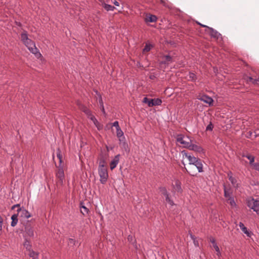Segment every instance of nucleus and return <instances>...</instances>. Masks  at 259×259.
<instances>
[{
	"label": "nucleus",
	"mask_w": 259,
	"mask_h": 259,
	"mask_svg": "<svg viewBox=\"0 0 259 259\" xmlns=\"http://www.w3.org/2000/svg\"><path fill=\"white\" fill-rule=\"evenodd\" d=\"M21 40L29 51L35 55L36 57L39 58L41 56V54L38 52L35 43L28 38L26 31L24 30L21 34Z\"/></svg>",
	"instance_id": "nucleus-1"
},
{
	"label": "nucleus",
	"mask_w": 259,
	"mask_h": 259,
	"mask_svg": "<svg viewBox=\"0 0 259 259\" xmlns=\"http://www.w3.org/2000/svg\"><path fill=\"white\" fill-rule=\"evenodd\" d=\"M177 142L180 143L183 147L188 148L192 143V140L188 136L183 134L178 135L176 138Z\"/></svg>",
	"instance_id": "nucleus-2"
},
{
	"label": "nucleus",
	"mask_w": 259,
	"mask_h": 259,
	"mask_svg": "<svg viewBox=\"0 0 259 259\" xmlns=\"http://www.w3.org/2000/svg\"><path fill=\"white\" fill-rule=\"evenodd\" d=\"M17 208V212L18 214V217L23 219H28L31 217V214L24 207H21L20 204H15L12 207V209H14L15 208Z\"/></svg>",
	"instance_id": "nucleus-3"
},
{
	"label": "nucleus",
	"mask_w": 259,
	"mask_h": 259,
	"mask_svg": "<svg viewBox=\"0 0 259 259\" xmlns=\"http://www.w3.org/2000/svg\"><path fill=\"white\" fill-rule=\"evenodd\" d=\"M246 204L248 207L252 209L259 215V199L249 198L246 199Z\"/></svg>",
	"instance_id": "nucleus-4"
},
{
	"label": "nucleus",
	"mask_w": 259,
	"mask_h": 259,
	"mask_svg": "<svg viewBox=\"0 0 259 259\" xmlns=\"http://www.w3.org/2000/svg\"><path fill=\"white\" fill-rule=\"evenodd\" d=\"M98 173L100 178L101 183L104 184L107 181L108 174L106 167H99Z\"/></svg>",
	"instance_id": "nucleus-5"
},
{
	"label": "nucleus",
	"mask_w": 259,
	"mask_h": 259,
	"mask_svg": "<svg viewBox=\"0 0 259 259\" xmlns=\"http://www.w3.org/2000/svg\"><path fill=\"white\" fill-rule=\"evenodd\" d=\"M24 246L26 248V250L28 251V254L32 259H38V253L31 250V245L30 242L27 240H26L24 243Z\"/></svg>",
	"instance_id": "nucleus-6"
},
{
	"label": "nucleus",
	"mask_w": 259,
	"mask_h": 259,
	"mask_svg": "<svg viewBox=\"0 0 259 259\" xmlns=\"http://www.w3.org/2000/svg\"><path fill=\"white\" fill-rule=\"evenodd\" d=\"M56 177L59 179V182L62 185L64 182L65 175L63 167L61 164H59V165L57 166V170L56 172Z\"/></svg>",
	"instance_id": "nucleus-7"
},
{
	"label": "nucleus",
	"mask_w": 259,
	"mask_h": 259,
	"mask_svg": "<svg viewBox=\"0 0 259 259\" xmlns=\"http://www.w3.org/2000/svg\"><path fill=\"white\" fill-rule=\"evenodd\" d=\"M198 24L203 27L207 28L209 30L210 35H211V37H214L217 39H219L220 37H221V34L219 32H218L217 30L213 29L212 28L209 27L205 25L201 24L200 23H198Z\"/></svg>",
	"instance_id": "nucleus-8"
},
{
	"label": "nucleus",
	"mask_w": 259,
	"mask_h": 259,
	"mask_svg": "<svg viewBox=\"0 0 259 259\" xmlns=\"http://www.w3.org/2000/svg\"><path fill=\"white\" fill-rule=\"evenodd\" d=\"M182 154L183 157L185 156L188 159L189 164L190 166L192 165L193 163H194L196 161V160H197L199 159L197 157L188 154L185 150L182 151Z\"/></svg>",
	"instance_id": "nucleus-9"
},
{
	"label": "nucleus",
	"mask_w": 259,
	"mask_h": 259,
	"mask_svg": "<svg viewBox=\"0 0 259 259\" xmlns=\"http://www.w3.org/2000/svg\"><path fill=\"white\" fill-rule=\"evenodd\" d=\"M197 98L199 100L208 104L209 105H211L213 102V99L211 97L206 95H199L197 96Z\"/></svg>",
	"instance_id": "nucleus-10"
},
{
	"label": "nucleus",
	"mask_w": 259,
	"mask_h": 259,
	"mask_svg": "<svg viewBox=\"0 0 259 259\" xmlns=\"http://www.w3.org/2000/svg\"><path fill=\"white\" fill-rule=\"evenodd\" d=\"M120 155L118 154L114 157L113 159L111 161L110 163V168L111 170L114 169L119 161Z\"/></svg>",
	"instance_id": "nucleus-11"
},
{
	"label": "nucleus",
	"mask_w": 259,
	"mask_h": 259,
	"mask_svg": "<svg viewBox=\"0 0 259 259\" xmlns=\"http://www.w3.org/2000/svg\"><path fill=\"white\" fill-rule=\"evenodd\" d=\"M209 241L212 244V246L217 252V255L220 256L221 255V253L220 250V248L216 243L215 238L211 237L209 238Z\"/></svg>",
	"instance_id": "nucleus-12"
},
{
	"label": "nucleus",
	"mask_w": 259,
	"mask_h": 259,
	"mask_svg": "<svg viewBox=\"0 0 259 259\" xmlns=\"http://www.w3.org/2000/svg\"><path fill=\"white\" fill-rule=\"evenodd\" d=\"M76 104L78 106L79 108L80 109V110L83 112L87 116L91 115V113L92 112L86 106L81 104L79 101H77Z\"/></svg>",
	"instance_id": "nucleus-13"
},
{
	"label": "nucleus",
	"mask_w": 259,
	"mask_h": 259,
	"mask_svg": "<svg viewBox=\"0 0 259 259\" xmlns=\"http://www.w3.org/2000/svg\"><path fill=\"white\" fill-rule=\"evenodd\" d=\"M188 149L198 153L203 152V148L201 146L193 144L192 143Z\"/></svg>",
	"instance_id": "nucleus-14"
},
{
	"label": "nucleus",
	"mask_w": 259,
	"mask_h": 259,
	"mask_svg": "<svg viewBox=\"0 0 259 259\" xmlns=\"http://www.w3.org/2000/svg\"><path fill=\"white\" fill-rule=\"evenodd\" d=\"M196 167L199 172H202L203 171V166L202 162V160L200 159H198L196 161L192 164Z\"/></svg>",
	"instance_id": "nucleus-15"
},
{
	"label": "nucleus",
	"mask_w": 259,
	"mask_h": 259,
	"mask_svg": "<svg viewBox=\"0 0 259 259\" xmlns=\"http://www.w3.org/2000/svg\"><path fill=\"white\" fill-rule=\"evenodd\" d=\"M157 17L155 15L151 14H147L145 18L146 22H155L157 21Z\"/></svg>",
	"instance_id": "nucleus-16"
},
{
	"label": "nucleus",
	"mask_w": 259,
	"mask_h": 259,
	"mask_svg": "<svg viewBox=\"0 0 259 259\" xmlns=\"http://www.w3.org/2000/svg\"><path fill=\"white\" fill-rule=\"evenodd\" d=\"M101 6L107 11H113L115 9V8L114 6H112L110 5L107 4L104 1L102 2Z\"/></svg>",
	"instance_id": "nucleus-17"
},
{
	"label": "nucleus",
	"mask_w": 259,
	"mask_h": 259,
	"mask_svg": "<svg viewBox=\"0 0 259 259\" xmlns=\"http://www.w3.org/2000/svg\"><path fill=\"white\" fill-rule=\"evenodd\" d=\"M164 60L161 62V64H168L169 62H172V58L169 55H165L162 57Z\"/></svg>",
	"instance_id": "nucleus-18"
},
{
	"label": "nucleus",
	"mask_w": 259,
	"mask_h": 259,
	"mask_svg": "<svg viewBox=\"0 0 259 259\" xmlns=\"http://www.w3.org/2000/svg\"><path fill=\"white\" fill-rule=\"evenodd\" d=\"M18 214H14L11 217V225L12 227H15L17 223H18Z\"/></svg>",
	"instance_id": "nucleus-19"
},
{
	"label": "nucleus",
	"mask_w": 259,
	"mask_h": 259,
	"mask_svg": "<svg viewBox=\"0 0 259 259\" xmlns=\"http://www.w3.org/2000/svg\"><path fill=\"white\" fill-rule=\"evenodd\" d=\"M25 231L28 236L33 237L34 236V231L31 227H26L25 228Z\"/></svg>",
	"instance_id": "nucleus-20"
},
{
	"label": "nucleus",
	"mask_w": 259,
	"mask_h": 259,
	"mask_svg": "<svg viewBox=\"0 0 259 259\" xmlns=\"http://www.w3.org/2000/svg\"><path fill=\"white\" fill-rule=\"evenodd\" d=\"M242 156L246 157L249 160V164L250 165L253 164L254 161V157L253 156L250 154L245 155V154H243Z\"/></svg>",
	"instance_id": "nucleus-21"
},
{
	"label": "nucleus",
	"mask_w": 259,
	"mask_h": 259,
	"mask_svg": "<svg viewBox=\"0 0 259 259\" xmlns=\"http://www.w3.org/2000/svg\"><path fill=\"white\" fill-rule=\"evenodd\" d=\"M174 189L178 192H181L182 191L181 184L179 181L177 180L175 182Z\"/></svg>",
	"instance_id": "nucleus-22"
},
{
	"label": "nucleus",
	"mask_w": 259,
	"mask_h": 259,
	"mask_svg": "<svg viewBox=\"0 0 259 259\" xmlns=\"http://www.w3.org/2000/svg\"><path fill=\"white\" fill-rule=\"evenodd\" d=\"M152 101H153L152 99H149L147 97H145L143 99V102L144 103L147 104L149 107H153V104H152Z\"/></svg>",
	"instance_id": "nucleus-23"
},
{
	"label": "nucleus",
	"mask_w": 259,
	"mask_h": 259,
	"mask_svg": "<svg viewBox=\"0 0 259 259\" xmlns=\"http://www.w3.org/2000/svg\"><path fill=\"white\" fill-rule=\"evenodd\" d=\"M106 162L105 158L102 155H100L99 165V167H105V163Z\"/></svg>",
	"instance_id": "nucleus-24"
},
{
	"label": "nucleus",
	"mask_w": 259,
	"mask_h": 259,
	"mask_svg": "<svg viewBox=\"0 0 259 259\" xmlns=\"http://www.w3.org/2000/svg\"><path fill=\"white\" fill-rule=\"evenodd\" d=\"M229 181L231 182L234 187L236 188L238 187L237 180L235 178L233 177H230L229 178Z\"/></svg>",
	"instance_id": "nucleus-25"
},
{
	"label": "nucleus",
	"mask_w": 259,
	"mask_h": 259,
	"mask_svg": "<svg viewBox=\"0 0 259 259\" xmlns=\"http://www.w3.org/2000/svg\"><path fill=\"white\" fill-rule=\"evenodd\" d=\"M224 196L227 198L232 197L230 190L227 189L225 186H224Z\"/></svg>",
	"instance_id": "nucleus-26"
},
{
	"label": "nucleus",
	"mask_w": 259,
	"mask_h": 259,
	"mask_svg": "<svg viewBox=\"0 0 259 259\" xmlns=\"http://www.w3.org/2000/svg\"><path fill=\"white\" fill-rule=\"evenodd\" d=\"M227 202L230 204L232 207H234L236 206V202H235L233 197H231L227 199Z\"/></svg>",
	"instance_id": "nucleus-27"
},
{
	"label": "nucleus",
	"mask_w": 259,
	"mask_h": 259,
	"mask_svg": "<svg viewBox=\"0 0 259 259\" xmlns=\"http://www.w3.org/2000/svg\"><path fill=\"white\" fill-rule=\"evenodd\" d=\"M189 80L192 81H195L197 79V76L194 73L189 72L188 75Z\"/></svg>",
	"instance_id": "nucleus-28"
},
{
	"label": "nucleus",
	"mask_w": 259,
	"mask_h": 259,
	"mask_svg": "<svg viewBox=\"0 0 259 259\" xmlns=\"http://www.w3.org/2000/svg\"><path fill=\"white\" fill-rule=\"evenodd\" d=\"M186 171L190 174L191 176H196V173L195 172L194 169L193 167L190 166L189 168V170H188L186 168H185Z\"/></svg>",
	"instance_id": "nucleus-29"
},
{
	"label": "nucleus",
	"mask_w": 259,
	"mask_h": 259,
	"mask_svg": "<svg viewBox=\"0 0 259 259\" xmlns=\"http://www.w3.org/2000/svg\"><path fill=\"white\" fill-rule=\"evenodd\" d=\"M159 190L161 193L165 197L169 195V194L165 187H160Z\"/></svg>",
	"instance_id": "nucleus-30"
},
{
	"label": "nucleus",
	"mask_w": 259,
	"mask_h": 259,
	"mask_svg": "<svg viewBox=\"0 0 259 259\" xmlns=\"http://www.w3.org/2000/svg\"><path fill=\"white\" fill-rule=\"evenodd\" d=\"M57 157L59 159V164H62V156L61 154V150L59 148L57 150Z\"/></svg>",
	"instance_id": "nucleus-31"
},
{
	"label": "nucleus",
	"mask_w": 259,
	"mask_h": 259,
	"mask_svg": "<svg viewBox=\"0 0 259 259\" xmlns=\"http://www.w3.org/2000/svg\"><path fill=\"white\" fill-rule=\"evenodd\" d=\"M152 47H153L152 45H151V44L146 43L144 48L143 50V52H147L150 51V50L151 49V48H152Z\"/></svg>",
	"instance_id": "nucleus-32"
},
{
	"label": "nucleus",
	"mask_w": 259,
	"mask_h": 259,
	"mask_svg": "<svg viewBox=\"0 0 259 259\" xmlns=\"http://www.w3.org/2000/svg\"><path fill=\"white\" fill-rule=\"evenodd\" d=\"M162 101L158 98L153 99L152 104H153V106L156 105H160Z\"/></svg>",
	"instance_id": "nucleus-33"
},
{
	"label": "nucleus",
	"mask_w": 259,
	"mask_h": 259,
	"mask_svg": "<svg viewBox=\"0 0 259 259\" xmlns=\"http://www.w3.org/2000/svg\"><path fill=\"white\" fill-rule=\"evenodd\" d=\"M241 230L248 237H251L252 233L250 231H248L246 227H244L242 229H241Z\"/></svg>",
	"instance_id": "nucleus-34"
},
{
	"label": "nucleus",
	"mask_w": 259,
	"mask_h": 259,
	"mask_svg": "<svg viewBox=\"0 0 259 259\" xmlns=\"http://www.w3.org/2000/svg\"><path fill=\"white\" fill-rule=\"evenodd\" d=\"M81 208L83 209V210L82 209L80 210V212L83 215H84L85 214H88L89 213V210L85 206H81Z\"/></svg>",
	"instance_id": "nucleus-35"
},
{
	"label": "nucleus",
	"mask_w": 259,
	"mask_h": 259,
	"mask_svg": "<svg viewBox=\"0 0 259 259\" xmlns=\"http://www.w3.org/2000/svg\"><path fill=\"white\" fill-rule=\"evenodd\" d=\"M116 136L118 138H120L121 137L123 136V133L120 128L116 130Z\"/></svg>",
	"instance_id": "nucleus-36"
},
{
	"label": "nucleus",
	"mask_w": 259,
	"mask_h": 259,
	"mask_svg": "<svg viewBox=\"0 0 259 259\" xmlns=\"http://www.w3.org/2000/svg\"><path fill=\"white\" fill-rule=\"evenodd\" d=\"M165 200L166 202H167L169 204H170L171 206L175 204L174 201L169 197V195L165 197Z\"/></svg>",
	"instance_id": "nucleus-37"
},
{
	"label": "nucleus",
	"mask_w": 259,
	"mask_h": 259,
	"mask_svg": "<svg viewBox=\"0 0 259 259\" xmlns=\"http://www.w3.org/2000/svg\"><path fill=\"white\" fill-rule=\"evenodd\" d=\"M127 240L132 244H134L136 242V240L132 235H128L127 237Z\"/></svg>",
	"instance_id": "nucleus-38"
},
{
	"label": "nucleus",
	"mask_w": 259,
	"mask_h": 259,
	"mask_svg": "<svg viewBox=\"0 0 259 259\" xmlns=\"http://www.w3.org/2000/svg\"><path fill=\"white\" fill-rule=\"evenodd\" d=\"M213 128V125L212 124V123L210 122L209 123V124L206 126V131H212Z\"/></svg>",
	"instance_id": "nucleus-39"
},
{
	"label": "nucleus",
	"mask_w": 259,
	"mask_h": 259,
	"mask_svg": "<svg viewBox=\"0 0 259 259\" xmlns=\"http://www.w3.org/2000/svg\"><path fill=\"white\" fill-rule=\"evenodd\" d=\"M253 167V168L259 172V163H253V164L251 165Z\"/></svg>",
	"instance_id": "nucleus-40"
},
{
	"label": "nucleus",
	"mask_w": 259,
	"mask_h": 259,
	"mask_svg": "<svg viewBox=\"0 0 259 259\" xmlns=\"http://www.w3.org/2000/svg\"><path fill=\"white\" fill-rule=\"evenodd\" d=\"M75 240L72 238H69L68 240V243L70 245H74L75 244Z\"/></svg>",
	"instance_id": "nucleus-41"
},
{
	"label": "nucleus",
	"mask_w": 259,
	"mask_h": 259,
	"mask_svg": "<svg viewBox=\"0 0 259 259\" xmlns=\"http://www.w3.org/2000/svg\"><path fill=\"white\" fill-rule=\"evenodd\" d=\"M254 80H256V79H253L252 77H247V81L251 82L253 84H255L256 83L254 81Z\"/></svg>",
	"instance_id": "nucleus-42"
},
{
	"label": "nucleus",
	"mask_w": 259,
	"mask_h": 259,
	"mask_svg": "<svg viewBox=\"0 0 259 259\" xmlns=\"http://www.w3.org/2000/svg\"><path fill=\"white\" fill-rule=\"evenodd\" d=\"M112 126L115 127H116V130H117V129H118L119 128H120L118 122L117 121H114L112 123Z\"/></svg>",
	"instance_id": "nucleus-43"
},
{
	"label": "nucleus",
	"mask_w": 259,
	"mask_h": 259,
	"mask_svg": "<svg viewBox=\"0 0 259 259\" xmlns=\"http://www.w3.org/2000/svg\"><path fill=\"white\" fill-rule=\"evenodd\" d=\"M99 102L100 107L104 106V105H103V102L101 96L100 95V97H99Z\"/></svg>",
	"instance_id": "nucleus-44"
},
{
	"label": "nucleus",
	"mask_w": 259,
	"mask_h": 259,
	"mask_svg": "<svg viewBox=\"0 0 259 259\" xmlns=\"http://www.w3.org/2000/svg\"><path fill=\"white\" fill-rule=\"evenodd\" d=\"M3 222V219L2 218V217L0 216V232L2 231V229Z\"/></svg>",
	"instance_id": "nucleus-45"
},
{
	"label": "nucleus",
	"mask_w": 259,
	"mask_h": 259,
	"mask_svg": "<svg viewBox=\"0 0 259 259\" xmlns=\"http://www.w3.org/2000/svg\"><path fill=\"white\" fill-rule=\"evenodd\" d=\"M87 116L91 120H93L95 118V117L92 114V112L91 113V115H88Z\"/></svg>",
	"instance_id": "nucleus-46"
},
{
	"label": "nucleus",
	"mask_w": 259,
	"mask_h": 259,
	"mask_svg": "<svg viewBox=\"0 0 259 259\" xmlns=\"http://www.w3.org/2000/svg\"><path fill=\"white\" fill-rule=\"evenodd\" d=\"M193 241V243H194V245L195 246H196V247H198L199 246V243H198V241L196 239H195Z\"/></svg>",
	"instance_id": "nucleus-47"
},
{
	"label": "nucleus",
	"mask_w": 259,
	"mask_h": 259,
	"mask_svg": "<svg viewBox=\"0 0 259 259\" xmlns=\"http://www.w3.org/2000/svg\"><path fill=\"white\" fill-rule=\"evenodd\" d=\"M239 227H240V228L241 230V229H242L245 227L244 225V224H243V223H242V222H240V223H239Z\"/></svg>",
	"instance_id": "nucleus-48"
},
{
	"label": "nucleus",
	"mask_w": 259,
	"mask_h": 259,
	"mask_svg": "<svg viewBox=\"0 0 259 259\" xmlns=\"http://www.w3.org/2000/svg\"><path fill=\"white\" fill-rule=\"evenodd\" d=\"M189 234H190V238L192 239V240L193 241L195 239H196V238L195 237V236L193 235L192 233H189Z\"/></svg>",
	"instance_id": "nucleus-49"
},
{
	"label": "nucleus",
	"mask_w": 259,
	"mask_h": 259,
	"mask_svg": "<svg viewBox=\"0 0 259 259\" xmlns=\"http://www.w3.org/2000/svg\"><path fill=\"white\" fill-rule=\"evenodd\" d=\"M113 4H114L116 6H119V3L118 2L116 1H115L114 2H113Z\"/></svg>",
	"instance_id": "nucleus-50"
},
{
	"label": "nucleus",
	"mask_w": 259,
	"mask_h": 259,
	"mask_svg": "<svg viewBox=\"0 0 259 259\" xmlns=\"http://www.w3.org/2000/svg\"><path fill=\"white\" fill-rule=\"evenodd\" d=\"M254 81L256 83L255 84L259 85V77L257 79H256V80H254Z\"/></svg>",
	"instance_id": "nucleus-51"
},
{
	"label": "nucleus",
	"mask_w": 259,
	"mask_h": 259,
	"mask_svg": "<svg viewBox=\"0 0 259 259\" xmlns=\"http://www.w3.org/2000/svg\"><path fill=\"white\" fill-rule=\"evenodd\" d=\"M230 177H233L232 176V173L231 171H230L228 173V178L229 179V178Z\"/></svg>",
	"instance_id": "nucleus-52"
},
{
	"label": "nucleus",
	"mask_w": 259,
	"mask_h": 259,
	"mask_svg": "<svg viewBox=\"0 0 259 259\" xmlns=\"http://www.w3.org/2000/svg\"><path fill=\"white\" fill-rule=\"evenodd\" d=\"M101 107V108H102V109H101L102 111L104 113H105V109H104V106H103V107Z\"/></svg>",
	"instance_id": "nucleus-53"
},
{
	"label": "nucleus",
	"mask_w": 259,
	"mask_h": 259,
	"mask_svg": "<svg viewBox=\"0 0 259 259\" xmlns=\"http://www.w3.org/2000/svg\"><path fill=\"white\" fill-rule=\"evenodd\" d=\"M92 121H93V122L94 123H95V122H97V119H96V118H94V119L93 120H92Z\"/></svg>",
	"instance_id": "nucleus-54"
},
{
	"label": "nucleus",
	"mask_w": 259,
	"mask_h": 259,
	"mask_svg": "<svg viewBox=\"0 0 259 259\" xmlns=\"http://www.w3.org/2000/svg\"><path fill=\"white\" fill-rule=\"evenodd\" d=\"M154 77V75H150V78L151 79H153Z\"/></svg>",
	"instance_id": "nucleus-55"
},
{
	"label": "nucleus",
	"mask_w": 259,
	"mask_h": 259,
	"mask_svg": "<svg viewBox=\"0 0 259 259\" xmlns=\"http://www.w3.org/2000/svg\"><path fill=\"white\" fill-rule=\"evenodd\" d=\"M94 123V124H95V125H97V124H99V122H98V120H97V122H95V123Z\"/></svg>",
	"instance_id": "nucleus-56"
},
{
	"label": "nucleus",
	"mask_w": 259,
	"mask_h": 259,
	"mask_svg": "<svg viewBox=\"0 0 259 259\" xmlns=\"http://www.w3.org/2000/svg\"><path fill=\"white\" fill-rule=\"evenodd\" d=\"M96 126L98 128V130H100L99 124H97V125H96Z\"/></svg>",
	"instance_id": "nucleus-57"
},
{
	"label": "nucleus",
	"mask_w": 259,
	"mask_h": 259,
	"mask_svg": "<svg viewBox=\"0 0 259 259\" xmlns=\"http://www.w3.org/2000/svg\"><path fill=\"white\" fill-rule=\"evenodd\" d=\"M17 25H18V26H21V23H20V22L17 23Z\"/></svg>",
	"instance_id": "nucleus-58"
}]
</instances>
